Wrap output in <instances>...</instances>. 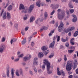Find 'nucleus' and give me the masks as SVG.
Returning a JSON list of instances; mask_svg holds the SVG:
<instances>
[{
  "label": "nucleus",
  "instance_id": "nucleus-1",
  "mask_svg": "<svg viewBox=\"0 0 78 78\" xmlns=\"http://www.w3.org/2000/svg\"><path fill=\"white\" fill-rule=\"evenodd\" d=\"M43 62L44 64L47 66V73L49 75L51 74L52 71L50 70V63L47 59H44Z\"/></svg>",
  "mask_w": 78,
  "mask_h": 78
},
{
  "label": "nucleus",
  "instance_id": "nucleus-2",
  "mask_svg": "<svg viewBox=\"0 0 78 78\" xmlns=\"http://www.w3.org/2000/svg\"><path fill=\"white\" fill-rule=\"evenodd\" d=\"M73 68V64L70 61L67 62L66 67V69L67 71H70L71 69Z\"/></svg>",
  "mask_w": 78,
  "mask_h": 78
},
{
  "label": "nucleus",
  "instance_id": "nucleus-3",
  "mask_svg": "<svg viewBox=\"0 0 78 78\" xmlns=\"http://www.w3.org/2000/svg\"><path fill=\"white\" fill-rule=\"evenodd\" d=\"M64 24L63 23V22H62V21L61 22L60 25L58 27V30L59 32H61L62 31V29L64 28Z\"/></svg>",
  "mask_w": 78,
  "mask_h": 78
},
{
  "label": "nucleus",
  "instance_id": "nucleus-4",
  "mask_svg": "<svg viewBox=\"0 0 78 78\" xmlns=\"http://www.w3.org/2000/svg\"><path fill=\"white\" fill-rule=\"evenodd\" d=\"M4 12V10H2V12H1V16H2V14L3 19H6V17H7V16H6V12H4Z\"/></svg>",
  "mask_w": 78,
  "mask_h": 78
},
{
  "label": "nucleus",
  "instance_id": "nucleus-5",
  "mask_svg": "<svg viewBox=\"0 0 78 78\" xmlns=\"http://www.w3.org/2000/svg\"><path fill=\"white\" fill-rule=\"evenodd\" d=\"M31 58V55H27L23 58V61H28V60L30 59Z\"/></svg>",
  "mask_w": 78,
  "mask_h": 78
},
{
  "label": "nucleus",
  "instance_id": "nucleus-6",
  "mask_svg": "<svg viewBox=\"0 0 78 78\" xmlns=\"http://www.w3.org/2000/svg\"><path fill=\"white\" fill-rule=\"evenodd\" d=\"M6 47L5 45H2L0 46V53H3V51L5 50Z\"/></svg>",
  "mask_w": 78,
  "mask_h": 78
},
{
  "label": "nucleus",
  "instance_id": "nucleus-7",
  "mask_svg": "<svg viewBox=\"0 0 78 78\" xmlns=\"http://www.w3.org/2000/svg\"><path fill=\"white\" fill-rule=\"evenodd\" d=\"M75 62L74 63L73 66V69L75 70L77 67L78 66V62H77V60L75 59L74 60Z\"/></svg>",
  "mask_w": 78,
  "mask_h": 78
},
{
  "label": "nucleus",
  "instance_id": "nucleus-8",
  "mask_svg": "<svg viewBox=\"0 0 78 78\" xmlns=\"http://www.w3.org/2000/svg\"><path fill=\"white\" fill-rule=\"evenodd\" d=\"M34 7V6L33 5H31L29 9V12H31Z\"/></svg>",
  "mask_w": 78,
  "mask_h": 78
},
{
  "label": "nucleus",
  "instance_id": "nucleus-9",
  "mask_svg": "<svg viewBox=\"0 0 78 78\" xmlns=\"http://www.w3.org/2000/svg\"><path fill=\"white\" fill-rule=\"evenodd\" d=\"M64 13L62 14V15L58 14V19H62L64 17Z\"/></svg>",
  "mask_w": 78,
  "mask_h": 78
},
{
  "label": "nucleus",
  "instance_id": "nucleus-10",
  "mask_svg": "<svg viewBox=\"0 0 78 78\" xmlns=\"http://www.w3.org/2000/svg\"><path fill=\"white\" fill-rule=\"evenodd\" d=\"M51 6L52 8H54L55 9H58V8L59 7V5H58V4H57L56 5H55V4H51Z\"/></svg>",
  "mask_w": 78,
  "mask_h": 78
},
{
  "label": "nucleus",
  "instance_id": "nucleus-11",
  "mask_svg": "<svg viewBox=\"0 0 78 78\" xmlns=\"http://www.w3.org/2000/svg\"><path fill=\"white\" fill-rule=\"evenodd\" d=\"M68 40H69V37H66V39H64L62 37L61 38V41L63 42H67V41H68Z\"/></svg>",
  "mask_w": 78,
  "mask_h": 78
},
{
  "label": "nucleus",
  "instance_id": "nucleus-12",
  "mask_svg": "<svg viewBox=\"0 0 78 78\" xmlns=\"http://www.w3.org/2000/svg\"><path fill=\"white\" fill-rule=\"evenodd\" d=\"M6 75L7 76L9 77V67H8L6 69Z\"/></svg>",
  "mask_w": 78,
  "mask_h": 78
},
{
  "label": "nucleus",
  "instance_id": "nucleus-13",
  "mask_svg": "<svg viewBox=\"0 0 78 78\" xmlns=\"http://www.w3.org/2000/svg\"><path fill=\"white\" fill-rule=\"evenodd\" d=\"M38 56L39 58H42L44 56V54L42 52H40Z\"/></svg>",
  "mask_w": 78,
  "mask_h": 78
},
{
  "label": "nucleus",
  "instance_id": "nucleus-14",
  "mask_svg": "<svg viewBox=\"0 0 78 78\" xmlns=\"http://www.w3.org/2000/svg\"><path fill=\"white\" fill-rule=\"evenodd\" d=\"M15 71L14 69L13 68H12L11 69V75H12V78H14V72Z\"/></svg>",
  "mask_w": 78,
  "mask_h": 78
},
{
  "label": "nucleus",
  "instance_id": "nucleus-15",
  "mask_svg": "<svg viewBox=\"0 0 78 78\" xmlns=\"http://www.w3.org/2000/svg\"><path fill=\"white\" fill-rule=\"evenodd\" d=\"M25 9V6H24V5L22 4H20V5L19 9L20 10V9Z\"/></svg>",
  "mask_w": 78,
  "mask_h": 78
},
{
  "label": "nucleus",
  "instance_id": "nucleus-16",
  "mask_svg": "<svg viewBox=\"0 0 78 78\" xmlns=\"http://www.w3.org/2000/svg\"><path fill=\"white\" fill-rule=\"evenodd\" d=\"M17 41V39L16 38H13L10 41V43L11 44H12L13 42H16Z\"/></svg>",
  "mask_w": 78,
  "mask_h": 78
},
{
  "label": "nucleus",
  "instance_id": "nucleus-17",
  "mask_svg": "<svg viewBox=\"0 0 78 78\" xmlns=\"http://www.w3.org/2000/svg\"><path fill=\"white\" fill-rule=\"evenodd\" d=\"M55 41H53L50 44V47H51V48H52V47H54V45H55Z\"/></svg>",
  "mask_w": 78,
  "mask_h": 78
},
{
  "label": "nucleus",
  "instance_id": "nucleus-18",
  "mask_svg": "<svg viewBox=\"0 0 78 78\" xmlns=\"http://www.w3.org/2000/svg\"><path fill=\"white\" fill-rule=\"evenodd\" d=\"M19 70L18 69H16V70L15 73L16 75L17 76H20V74H19Z\"/></svg>",
  "mask_w": 78,
  "mask_h": 78
},
{
  "label": "nucleus",
  "instance_id": "nucleus-19",
  "mask_svg": "<svg viewBox=\"0 0 78 78\" xmlns=\"http://www.w3.org/2000/svg\"><path fill=\"white\" fill-rule=\"evenodd\" d=\"M48 48L47 47L44 46L41 47V50L43 51H45V50H47Z\"/></svg>",
  "mask_w": 78,
  "mask_h": 78
},
{
  "label": "nucleus",
  "instance_id": "nucleus-20",
  "mask_svg": "<svg viewBox=\"0 0 78 78\" xmlns=\"http://www.w3.org/2000/svg\"><path fill=\"white\" fill-rule=\"evenodd\" d=\"M7 18L8 19H11V14L8 12L7 13Z\"/></svg>",
  "mask_w": 78,
  "mask_h": 78
},
{
  "label": "nucleus",
  "instance_id": "nucleus-21",
  "mask_svg": "<svg viewBox=\"0 0 78 78\" xmlns=\"http://www.w3.org/2000/svg\"><path fill=\"white\" fill-rule=\"evenodd\" d=\"M27 42V40H26V38H24L23 39V41H21V43L22 45H24Z\"/></svg>",
  "mask_w": 78,
  "mask_h": 78
},
{
  "label": "nucleus",
  "instance_id": "nucleus-22",
  "mask_svg": "<svg viewBox=\"0 0 78 78\" xmlns=\"http://www.w3.org/2000/svg\"><path fill=\"white\" fill-rule=\"evenodd\" d=\"M12 5H10L8 7V10L11 11V10H12Z\"/></svg>",
  "mask_w": 78,
  "mask_h": 78
},
{
  "label": "nucleus",
  "instance_id": "nucleus-23",
  "mask_svg": "<svg viewBox=\"0 0 78 78\" xmlns=\"http://www.w3.org/2000/svg\"><path fill=\"white\" fill-rule=\"evenodd\" d=\"M64 32L66 33H67L68 32L70 31V30H69V28H67V29H64Z\"/></svg>",
  "mask_w": 78,
  "mask_h": 78
},
{
  "label": "nucleus",
  "instance_id": "nucleus-24",
  "mask_svg": "<svg viewBox=\"0 0 78 78\" xmlns=\"http://www.w3.org/2000/svg\"><path fill=\"white\" fill-rule=\"evenodd\" d=\"M55 55V54L54 53H52L49 56V58H51L52 57H53Z\"/></svg>",
  "mask_w": 78,
  "mask_h": 78
},
{
  "label": "nucleus",
  "instance_id": "nucleus-25",
  "mask_svg": "<svg viewBox=\"0 0 78 78\" xmlns=\"http://www.w3.org/2000/svg\"><path fill=\"white\" fill-rule=\"evenodd\" d=\"M69 30L70 31H73V30H75V28L74 27H71L70 29V27H69Z\"/></svg>",
  "mask_w": 78,
  "mask_h": 78
},
{
  "label": "nucleus",
  "instance_id": "nucleus-26",
  "mask_svg": "<svg viewBox=\"0 0 78 78\" xmlns=\"http://www.w3.org/2000/svg\"><path fill=\"white\" fill-rule=\"evenodd\" d=\"M39 2H37L36 3L37 6H38V7H40L41 6V2L39 1Z\"/></svg>",
  "mask_w": 78,
  "mask_h": 78
},
{
  "label": "nucleus",
  "instance_id": "nucleus-27",
  "mask_svg": "<svg viewBox=\"0 0 78 78\" xmlns=\"http://www.w3.org/2000/svg\"><path fill=\"white\" fill-rule=\"evenodd\" d=\"M56 37L57 38V41L58 42H59L60 41V36H56Z\"/></svg>",
  "mask_w": 78,
  "mask_h": 78
},
{
  "label": "nucleus",
  "instance_id": "nucleus-28",
  "mask_svg": "<svg viewBox=\"0 0 78 78\" xmlns=\"http://www.w3.org/2000/svg\"><path fill=\"white\" fill-rule=\"evenodd\" d=\"M72 16L73 17V20H77V17H76V16L75 15H72Z\"/></svg>",
  "mask_w": 78,
  "mask_h": 78
},
{
  "label": "nucleus",
  "instance_id": "nucleus-29",
  "mask_svg": "<svg viewBox=\"0 0 78 78\" xmlns=\"http://www.w3.org/2000/svg\"><path fill=\"white\" fill-rule=\"evenodd\" d=\"M77 31H76L75 33H74V36L75 37H76V36H77L78 35V29H77Z\"/></svg>",
  "mask_w": 78,
  "mask_h": 78
},
{
  "label": "nucleus",
  "instance_id": "nucleus-30",
  "mask_svg": "<svg viewBox=\"0 0 78 78\" xmlns=\"http://www.w3.org/2000/svg\"><path fill=\"white\" fill-rule=\"evenodd\" d=\"M64 59L65 61H67V56L66 55H64Z\"/></svg>",
  "mask_w": 78,
  "mask_h": 78
},
{
  "label": "nucleus",
  "instance_id": "nucleus-31",
  "mask_svg": "<svg viewBox=\"0 0 78 78\" xmlns=\"http://www.w3.org/2000/svg\"><path fill=\"white\" fill-rule=\"evenodd\" d=\"M48 17V14H47V12H45L44 13V17L45 18H47V17Z\"/></svg>",
  "mask_w": 78,
  "mask_h": 78
},
{
  "label": "nucleus",
  "instance_id": "nucleus-32",
  "mask_svg": "<svg viewBox=\"0 0 78 78\" xmlns=\"http://www.w3.org/2000/svg\"><path fill=\"white\" fill-rule=\"evenodd\" d=\"M74 51V50H68V53H70V54L72 53H73Z\"/></svg>",
  "mask_w": 78,
  "mask_h": 78
},
{
  "label": "nucleus",
  "instance_id": "nucleus-33",
  "mask_svg": "<svg viewBox=\"0 0 78 78\" xmlns=\"http://www.w3.org/2000/svg\"><path fill=\"white\" fill-rule=\"evenodd\" d=\"M32 37H33L32 36H30V37H29L28 39V42H31V38Z\"/></svg>",
  "mask_w": 78,
  "mask_h": 78
},
{
  "label": "nucleus",
  "instance_id": "nucleus-34",
  "mask_svg": "<svg viewBox=\"0 0 78 78\" xmlns=\"http://www.w3.org/2000/svg\"><path fill=\"white\" fill-rule=\"evenodd\" d=\"M54 33V31H53V30L51 32H50L49 34V36H52V34H53V33Z\"/></svg>",
  "mask_w": 78,
  "mask_h": 78
},
{
  "label": "nucleus",
  "instance_id": "nucleus-35",
  "mask_svg": "<svg viewBox=\"0 0 78 78\" xmlns=\"http://www.w3.org/2000/svg\"><path fill=\"white\" fill-rule=\"evenodd\" d=\"M57 74L58 75H61V73H60V74L59 73L60 72V71H59V68H57Z\"/></svg>",
  "mask_w": 78,
  "mask_h": 78
},
{
  "label": "nucleus",
  "instance_id": "nucleus-36",
  "mask_svg": "<svg viewBox=\"0 0 78 78\" xmlns=\"http://www.w3.org/2000/svg\"><path fill=\"white\" fill-rule=\"evenodd\" d=\"M38 65V62L37 61H34L33 65Z\"/></svg>",
  "mask_w": 78,
  "mask_h": 78
},
{
  "label": "nucleus",
  "instance_id": "nucleus-37",
  "mask_svg": "<svg viewBox=\"0 0 78 78\" xmlns=\"http://www.w3.org/2000/svg\"><path fill=\"white\" fill-rule=\"evenodd\" d=\"M30 20H35V17L32 16L30 18Z\"/></svg>",
  "mask_w": 78,
  "mask_h": 78
},
{
  "label": "nucleus",
  "instance_id": "nucleus-38",
  "mask_svg": "<svg viewBox=\"0 0 78 78\" xmlns=\"http://www.w3.org/2000/svg\"><path fill=\"white\" fill-rule=\"evenodd\" d=\"M23 56V54H21L19 55V56H18V58H22Z\"/></svg>",
  "mask_w": 78,
  "mask_h": 78
},
{
  "label": "nucleus",
  "instance_id": "nucleus-39",
  "mask_svg": "<svg viewBox=\"0 0 78 78\" xmlns=\"http://www.w3.org/2000/svg\"><path fill=\"white\" fill-rule=\"evenodd\" d=\"M20 59V58H16L14 60V62H18V61H19Z\"/></svg>",
  "mask_w": 78,
  "mask_h": 78
},
{
  "label": "nucleus",
  "instance_id": "nucleus-40",
  "mask_svg": "<svg viewBox=\"0 0 78 78\" xmlns=\"http://www.w3.org/2000/svg\"><path fill=\"white\" fill-rule=\"evenodd\" d=\"M19 71H20V72L21 75L23 74V71H22V69H20V70H19Z\"/></svg>",
  "mask_w": 78,
  "mask_h": 78
},
{
  "label": "nucleus",
  "instance_id": "nucleus-41",
  "mask_svg": "<svg viewBox=\"0 0 78 78\" xmlns=\"http://www.w3.org/2000/svg\"><path fill=\"white\" fill-rule=\"evenodd\" d=\"M75 47H73V46H71V47L69 48V49H72V50H75Z\"/></svg>",
  "mask_w": 78,
  "mask_h": 78
},
{
  "label": "nucleus",
  "instance_id": "nucleus-42",
  "mask_svg": "<svg viewBox=\"0 0 78 78\" xmlns=\"http://www.w3.org/2000/svg\"><path fill=\"white\" fill-rule=\"evenodd\" d=\"M69 12H70V13L71 14L72 13H73L74 12V10L73 9H72L70 10Z\"/></svg>",
  "mask_w": 78,
  "mask_h": 78
},
{
  "label": "nucleus",
  "instance_id": "nucleus-43",
  "mask_svg": "<svg viewBox=\"0 0 78 78\" xmlns=\"http://www.w3.org/2000/svg\"><path fill=\"white\" fill-rule=\"evenodd\" d=\"M61 74L63 75V76H65L64 72L62 70Z\"/></svg>",
  "mask_w": 78,
  "mask_h": 78
},
{
  "label": "nucleus",
  "instance_id": "nucleus-44",
  "mask_svg": "<svg viewBox=\"0 0 78 78\" xmlns=\"http://www.w3.org/2000/svg\"><path fill=\"white\" fill-rule=\"evenodd\" d=\"M48 53H49V51H46L44 52L45 55V56H47V54H48Z\"/></svg>",
  "mask_w": 78,
  "mask_h": 78
},
{
  "label": "nucleus",
  "instance_id": "nucleus-45",
  "mask_svg": "<svg viewBox=\"0 0 78 78\" xmlns=\"http://www.w3.org/2000/svg\"><path fill=\"white\" fill-rule=\"evenodd\" d=\"M34 70L35 73H37V69H36V67H35L34 68Z\"/></svg>",
  "mask_w": 78,
  "mask_h": 78
},
{
  "label": "nucleus",
  "instance_id": "nucleus-46",
  "mask_svg": "<svg viewBox=\"0 0 78 78\" xmlns=\"http://www.w3.org/2000/svg\"><path fill=\"white\" fill-rule=\"evenodd\" d=\"M21 34L22 35H25V31H24V30H22L21 31Z\"/></svg>",
  "mask_w": 78,
  "mask_h": 78
},
{
  "label": "nucleus",
  "instance_id": "nucleus-47",
  "mask_svg": "<svg viewBox=\"0 0 78 78\" xmlns=\"http://www.w3.org/2000/svg\"><path fill=\"white\" fill-rule=\"evenodd\" d=\"M5 38L3 37L2 39V42H5Z\"/></svg>",
  "mask_w": 78,
  "mask_h": 78
},
{
  "label": "nucleus",
  "instance_id": "nucleus-48",
  "mask_svg": "<svg viewBox=\"0 0 78 78\" xmlns=\"http://www.w3.org/2000/svg\"><path fill=\"white\" fill-rule=\"evenodd\" d=\"M14 27L15 28H17L18 27V24L17 23H15L14 25Z\"/></svg>",
  "mask_w": 78,
  "mask_h": 78
},
{
  "label": "nucleus",
  "instance_id": "nucleus-49",
  "mask_svg": "<svg viewBox=\"0 0 78 78\" xmlns=\"http://www.w3.org/2000/svg\"><path fill=\"white\" fill-rule=\"evenodd\" d=\"M29 28V27H25V31H27Z\"/></svg>",
  "mask_w": 78,
  "mask_h": 78
},
{
  "label": "nucleus",
  "instance_id": "nucleus-50",
  "mask_svg": "<svg viewBox=\"0 0 78 78\" xmlns=\"http://www.w3.org/2000/svg\"><path fill=\"white\" fill-rule=\"evenodd\" d=\"M29 73L31 75H33V72L31 71H30L29 72Z\"/></svg>",
  "mask_w": 78,
  "mask_h": 78
},
{
  "label": "nucleus",
  "instance_id": "nucleus-51",
  "mask_svg": "<svg viewBox=\"0 0 78 78\" xmlns=\"http://www.w3.org/2000/svg\"><path fill=\"white\" fill-rule=\"evenodd\" d=\"M66 47H69V44L68 43H66Z\"/></svg>",
  "mask_w": 78,
  "mask_h": 78
},
{
  "label": "nucleus",
  "instance_id": "nucleus-52",
  "mask_svg": "<svg viewBox=\"0 0 78 78\" xmlns=\"http://www.w3.org/2000/svg\"><path fill=\"white\" fill-rule=\"evenodd\" d=\"M42 68L43 70H44V69L45 68V65H43L42 66Z\"/></svg>",
  "mask_w": 78,
  "mask_h": 78
},
{
  "label": "nucleus",
  "instance_id": "nucleus-53",
  "mask_svg": "<svg viewBox=\"0 0 78 78\" xmlns=\"http://www.w3.org/2000/svg\"><path fill=\"white\" fill-rule=\"evenodd\" d=\"M44 28H45V26H44V27H42L41 28V29H40L41 31L43 30H44Z\"/></svg>",
  "mask_w": 78,
  "mask_h": 78
},
{
  "label": "nucleus",
  "instance_id": "nucleus-54",
  "mask_svg": "<svg viewBox=\"0 0 78 78\" xmlns=\"http://www.w3.org/2000/svg\"><path fill=\"white\" fill-rule=\"evenodd\" d=\"M55 11L54 10H53V11L51 13V16H52L54 14V13L55 12Z\"/></svg>",
  "mask_w": 78,
  "mask_h": 78
},
{
  "label": "nucleus",
  "instance_id": "nucleus-55",
  "mask_svg": "<svg viewBox=\"0 0 78 78\" xmlns=\"http://www.w3.org/2000/svg\"><path fill=\"white\" fill-rule=\"evenodd\" d=\"M28 19L27 17V15H26L24 17V20H27Z\"/></svg>",
  "mask_w": 78,
  "mask_h": 78
},
{
  "label": "nucleus",
  "instance_id": "nucleus-56",
  "mask_svg": "<svg viewBox=\"0 0 78 78\" xmlns=\"http://www.w3.org/2000/svg\"><path fill=\"white\" fill-rule=\"evenodd\" d=\"M73 2H75V3H78V0H73Z\"/></svg>",
  "mask_w": 78,
  "mask_h": 78
},
{
  "label": "nucleus",
  "instance_id": "nucleus-57",
  "mask_svg": "<svg viewBox=\"0 0 78 78\" xmlns=\"http://www.w3.org/2000/svg\"><path fill=\"white\" fill-rule=\"evenodd\" d=\"M2 76L3 77H6V75H5V73H3L2 74Z\"/></svg>",
  "mask_w": 78,
  "mask_h": 78
},
{
  "label": "nucleus",
  "instance_id": "nucleus-58",
  "mask_svg": "<svg viewBox=\"0 0 78 78\" xmlns=\"http://www.w3.org/2000/svg\"><path fill=\"white\" fill-rule=\"evenodd\" d=\"M38 59V58L37 57H35L34 59V61H36Z\"/></svg>",
  "mask_w": 78,
  "mask_h": 78
},
{
  "label": "nucleus",
  "instance_id": "nucleus-59",
  "mask_svg": "<svg viewBox=\"0 0 78 78\" xmlns=\"http://www.w3.org/2000/svg\"><path fill=\"white\" fill-rule=\"evenodd\" d=\"M9 5V2H8L6 4V6H5V8H6Z\"/></svg>",
  "mask_w": 78,
  "mask_h": 78
},
{
  "label": "nucleus",
  "instance_id": "nucleus-60",
  "mask_svg": "<svg viewBox=\"0 0 78 78\" xmlns=\"http://www.w3.org/2000/svg\"><path fill=\"white\" fill-rule=\"evenodd\" d=\"M74 38H72V39L71 40H70V42H74V41H74Z\"/></svg>",
  "mask_w": 78,
  "mask_h": 78
},
{
  "label": "nucleus",
  "instance_id": "nucleus-61",
  "mask_svg": "<svg viewBox=\"0 0 78 78\" xmlns=\"http://www.w3.org/2000/svg\"><path fill=\"white\" fill-rule=\"evenodd\" d=\"M69 8H73V6L70 4L69 5Z\"/></svg>",
  "mask_w": 78,
  "mask_h": 78
},
{
  "label": "nucleus",
  "instance_id": "nucleus-62",
  "mask_svg": "<svg viewBox=\"0 0 78 78\" xmlns=\"http://www.w3.org/2000/svg\"><path fill=\"white\" fill-rule=\"evenodd\" d=\"M69 78H73V75H70L68 76Z\"/></svg>",
  "mask_w": 78,
  "mask_h": 78
},
{
  "label": "nucleus",
  "instance_id": "nucleus-63",
  "mask_svg": "<svg viewBox=\"0 0 78 78\" xmlns=\"http://www.w3.org/2000/svg\"><path fill=\"white\" fill-rule=\"evenodd\" d=\"M51 23H52L53 24H54V23H55V21L53 20L52 21H51L50 22Z\"/></svg>",
  "mask_w": 78,
  "mask_h": 78
},
{
  "label": "nucleus",
  "instance_id": "nucleus-64",
  "mask_svg": "<svg viewBox=\"0 0 78 78\" xmlns=\"http://www.w3.org/2000/svg\"><path fill=\"white\" fill-rule=\"evenodd\" d=\"M76 74H78V68L76 70Z\"/></svg>",
  "mask_w": 78,
  "mask_h": 78
}]
</instances>
